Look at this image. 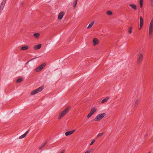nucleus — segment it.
<instances>
[{
	"label": "nucleus",
	"mask_w": 153,
	"mask_h": 153,
	"mask_svg": "<svg viewBox=\"0 0 153 153\" xmlns=\"http://www.w3.org/2000/svg\"><path fill=\"white\" fill-rule=\"evenodd\" d=\"M43 87L41 86L37 89L34 90L32 91L30 93V95H33L36 94L37 93L41 91L43 89Z\"/></svg>",
	"instance_id": "3"
},
{
	"label": "nucleus",
	"mask_w": 153,
	"mask_h": 153,
	"mask_svg": "<svg viewBox=\"0 0 153 153\" xmlns=\"http://www.w3.org/2000/svg\"><path fill=\"white\" fill-rule=\"evenodd\" d=\"M28 46L27 45L23 46L21 48V50L22 51L27 50L28 49Z\"/></svg>",
	"instance_id": "17"
},
{
	"label": "nucleus",
	"mask_w": 153,
	"mask_h": 153,
	"mask_svg": "<svg viewBox=\"0 0 153 153\" xmlns=\"http://www.w3.org/2000/svg\"><path fill=\"white\" fill-rule=\"evenodd\" d=\"M70 108V106H68L62 111L59 115L58 117V119H60L64 116L68 112Z\"/></svg>",
	"instance_id": "1"
},
{
	"label": "nucleus",
	"mask_w": 153,
	"mask_h": 153,
	"mask_svg": "<svg viewBox=\"0 0 153 153\" xmlns=\"http://www.w3.org/2000/svg\"><path fill=\"white\" fill-rule=\"evenodd\" d=\"M107 13L109 15H111L112 14V12L110 11H108L107 12Z\"/></svg>",
	"instance_id": "25"
},
{
	"label": "nucleus",
	"mask_w": 153,
	"mask_h": 153,
	"mask_svg": "<svg viewBox=\"0 0 153 153\" xmlns=\"http://www.w3.org/2000/svg\"><path fill=\"white\" fill-rule=\"evenodd\" d=\"M47 144V142H46L43 143L41 145V146H40V147H39V149H42V148L44 147L45 145H46V144Z\"/></svg>",
	"instance_id": "21"
},
{
	"label": "nucleus",
	"mask_w": 153,
	"mask_h": 153,
	"mask_svg": "<svg viewBox=\"0 0 153 153\" xmlns=\"http://www.w3.org/2000/svg\"><path fill=\"white\" fill-rule=\"evenodd\" d=\"M104 132H103L101 133H99L97 135V136L96 137V138H99L100 137H101L104 134Z\"/></svg>",
	"instance_id": "19"
},
{
	"label": "nucleus",
	"mask_w": 153,
	"mask_h": 153,
	"mask_svg": "<svg viewBox=\"0 0 153 153\" xmlns=\"http://www.w3.org/2000/svg\"><path fill=\"white\" fill-rule=\"evenodd\" d=\"M96 111V109L95 108H94L91 109L90 112L92 115Z\"/></svg>",
	"instance_id": "20"
},
{
	"label": "nucleus",
	"mask_w": 153,
	"mask_h": 153,
	"mask_svg": "<svg viewBox=\"0 0 153 153\" xmlns=\"http://www.w3.org/2000/svg\"><path fill=\"white\" fill-rule=\"evenodd\" d=\"M22 78H19L17 79L16 80V82L17 83H19L22 82Z\"/></svg>",
	"instance_id": "24"
},
{
	"label": "nucleus",
	"mask_w": 153,
	"mask_h": 153,
	"mask_svg": "<svg viewBox=\"0 0 153 153\" xmlns=\"http://www.w3.org/2000/svg\"><path fill=\"white\" fill-rule=\"evenodd\" d=\"M140 24L143 25V19L141 16L140 17Z\"/></svg>",
	"instance_id": "13"
},
{
	"label": "nucleus",
	"mask_w": 153,
	"mask_h": 153,
	"mask_svg": "<svg viewBox=\"0 0 153 153\" xmlns=\"http://www.w3.org/2000/svg\"><path fill=\"white\" fill-rule=\"evenodd\" d=\"M151 152H149V153H151Z\"/></svg>",
	"instance_id": "36"
},
{
	"label": "nucleus",
	"mask_w": 153,
	"mask_h": 153,
	"mask_svg": "<svg viewBox=\"0 0 153 153\" xmlns=\"http://www.w3.org/2000/svg\"><path fill=\"white\" fill-rule=\"evenodd\" d=\"M21 4H23V2H21Z\"/></svg>",
	"instance_id": "35"
},
{
	"label": "nucleus",
	"mask_w": 153,
	"mask_h": 153,
	"mask_svg": "<svg viewBox=\"0 0 153 153\" xmlns=\"http://www.w3.org/2000/svg\"><path fill=\"white\" fill-rule=\"evenodd\" d=\"M65 150H63L60 153H65Z\"/></svg>",
	"instance_id": "31"
},
{
	"label": "nucleus",
	"mask_w": 153,
	"mask_h": 153,
	"mask_svg": "<svg viewBox=\"0 0 153 153\" xmlns=\"http://www.w3.org/2000/svg\"><path fill=\"white\" fill-rule=\"evenodd\" d=\"M102 102H105V98L103 99L102 101Z\"/></svg>",
	"instance_id": "32"
},
{
	"label": "nucleus",
	"mask_w": 153,
	"mask_h": 153,
	"mask_svg": "<svg viewBox=\"0 0 153 153\" xmlns=\"http://www.w3.org/2000/svg\"><path fill=\"white\" fill-rule=\"evenodd\" d=\"M129 6L131 7L132 8L133 10H136L137 9L136 5L134 4H130Z\"/></svg>",
	"instance_id": "14"
},
{
	"label": "nucleus",
	"mask_w": 153,
	"mask_h": 153,
	"mask_svg": "<svg viewBox=\"0 0 153 153\" xmlns=\"http://www.w3.org/2000/svg\"><path fill=\"white\" fill-rule=\"evenodd\" d=\"M93 42L94 45L95 46L99 44V41L97 38H94L93 40Z\"/></svg>",
	"instance_id": "9"
},
{
	"label": "nucleus",
	"mask_w": 153,
	"mask_h": 153,
	"mask_svg": "<svg viewBox=\"0 0 153 153\" xmlns=\"http://www.w3.org/2000/svg\"><path fill=\"white\" fill-rule=\"evenodd\" d=\"M94 23V22L93 21V22H92L87 27V28L88 29H90V28H91L92 26L93 25Z\"/></svg>",
	"instance_id": "15"
},
{
	"label": "nucleus",
	"mask_w": 153,
	"mask_h": 153,
	"mask_svg": "<svg viewBox=\"0 0 153 153\" xmlns=\"http://www.w3.org/2000/svg\"><path fill=\"white\" fill-rule=\"evenodd\" d=\"M29 130H28L23 135L20 136L19 137V139H22V138H24L29 133Z\"/></svg>",
	"instance_id": "11"
},
{
	"label": "nucleus",
	"mask_w": 153,
	"mask_h": 153,
	"mask_svg": "<svg viewBox=\"0 0 153 153\" xmlns=\"http://www.w3.org/2000/svg\"><path fill=\"white\" fill-rule=\"evenodd\" d=\"M34 36L36 39L38 38L40 36V34L38 33H35L33 34Z\"/></svg>",
	"instance_id": "18"
},
{
	"label": "nucleus",
	"mask_w": 153,
	"mask_h": 153,
	"mask_svg": "<svg viewBox=\"0 0 153 153\" xmlns=\"http://www.w3.org/2000/svg\"><path fill=\"white\" fill-rule=\"evenodd\" d=\"M132 27H129V30H128V32L129 34H131L132 33Z\"/></svg>",
	"instance_id": "22"
},
{
	"label": "nucleus",
	"mask_w": 153,
	"mask_h": 153,
	"mask_svg": "<svg viewBox=\"0 0 153 153\" xmlns=\"http://www.w3.org/2000/svg\"><path fill=\"white\" fill-rule=\"evenodd\" d=\"M95 141V140H93L90 143V145H92Z\"/></svg>",
	"instance_id": "27"
},
{
	"label": "nucleus",
	"mask_w": 153,
	"mask_h": 153,
	"mask_svg": "<svg viewBox=\"0 0 153 153\" xmlns=\"http://www.w3.org/2000/svg\"><path fill=\"white\" fill-rule=\"evenodd\" d=\"M109 99V98L108 97H107L106 98V102Z\"/></svg>",
	"instance_id": "34"
},
{
	"label": "nucleus",
	"mask_w": 153,
	"mask_h": 153,
	"mask_svg": "<svg viewBox=\"0 0 153 153\" xmlns=\"http://www.w3.org/2000/svg\"><path fill=\"white\" fill-rule=\"evenodd\" d=\"M45 64L44 63L40 65L39 67L36 68L35 69V71L36 72H39L41 71L45 67Z\"/></svg>",
	"instance_id": "5"
},
{
	"label": "nucleus",
	"mask_w": 153,
	"mask_h": 153,
	"mask_svg": "<svg viewBox=\"0 0 153 153\" xmlns=\"http://www.w3.org/2000/svg\"><path fill=\"white\" fill-rule=\"evenodd\" d=\"M91 152V149H89L86 151L85 153H90Z\"/></svg>",
	"instance_id": "28"
},
{
	"label": "nucleus",
	"mask_w": 153,
	"mask_h": 153,
	"mask_svg": "<svg viewBox=\"0 0 153 153\" xmlns=\"http://www.w3.org/2000/svg\"><path fill=\"white\" fill-rule=\"evenodd\" d=\"M105 115V113L97 115L93 120L94 121H99Z\"/></svg>",
	"instance_id": "4"
},
{
	"label": "nucleus",
	"mask_w": 153,
	"mask_h": 153,
	"mask_svg": "<svg viewBox=\"0 0 153 153\" xmlns=\"http://www.w3.org/2000/svg\"><path fill=\"white\" fill-rule=\"evenodd\" d=\"M75 131V130H73L72 131H68L65 133V135L66 136L70 135L73 133Z\"/></svg>",
	"instance_id": "10"
},
{
	"label": "nucleus",
	"mask_w": 153,
	"mask_h": 153,
	"mask_svg": "<svg viewBox=\"0 0 153 153\" xmlns=\"http://www.w3.org/2000/svg\"><path fill=\"white\" fill-rule=\"evenodd\" d=\"M153 31V19H152L150 22L149 27V35L151 36Z\"/></svg>",
	"instance_id": "2"
},
{
	"label": "nucleus",
	"mask_w": 153,
	"mask_h": 153,
	"mask_svg": "<svg viewBox=\"0 0 153 153\" xmlns=\"http://www.w3.org/2000/svg\"><path fill=\"white\" fill-rule=\"evenodd\" d=\"M143 55L142 53H140L137 60V63H140L143 60Z\"/></svg>",
	"instance_id": "6"
},
{
	"label": "nucleus",
	"mask_w": 153,
	"mask_h": 153,
	"mask_svg": "<svg viewBox=\"0 0 153 153\" xmlns=\"http://www.w3.org/2000/svg\"><path fill=\"white\" fill-rule=\"evenodd\" d=\"M92 115V114H91L90 112L89 113V114H88V116H87V117L88 118H89Z\"/></svg>",
	"instance_id": "29"
},
{
	"label": "nucleus",
	"mask_w": 153,
	"mask_h": 153,
	"mask_svg": "<svg viewBox=\"0 0 153 153\" xmlns=\"http://www.w3.org/2000/svg\"><path fill=\"white\" fill-rule=\"evenodd\" d=\"M150 2L151 7H153V0H150Z\"/></svg>",
	"instance_id": "23"
},
{
	"label": "nucleus",
	"mask_w": 153,
	"mask_h": 153,
	"mask_svg": "<svg viewBox=\"0 0 153 153\" xmlns=\"http://www.w3.org/2000/svg\"><path fill=\"white\" fill-rule=\"evenodd\" d=\"M65 14V13L63 11H61L59 14L58 18L59 20L61 19Z\"/></svg>",
	"instance_id": "7"
},
{
	"label": "nucleus",
	"mask_w": 153,
	"mask_h": 153,
	"mask_svg": "<svg viewBox=\"0 0 153 153\" xmlns=\"http://www.w3.org/2000/svg\"><path fill=\"white\" fill-rule=\"evenodd\" d=\"M41 44H39L35 45L33 47V49L35 50H37L40 49L41 47Z\"/></svg>",
	"instance_id": "12"
},
{
	"label": "nucleus",
	"mask_w": 153,
	"mask_h": 153,
	"mask_svg": "<svg viewBox=\"0 0 153 153\" xmlns=\"http://www.w3.org/2000/svg\"><path fill=\"white\" fill-rule=\"evenodd\" d=\"M6 1L7 0H3L2 1L0 7V10H3V9Z\"/></svg>",
	"instance_id": "8"
},
{
	"label": "nucleus",
	"mask_w": 153,
	"mask_h": 153,
	"mask_svg": "<svg viewBox=\"0 0 153 153\" xmlns=\"http://www.w3.org/2000/svg\"><path fill=\"white\" fill-rule=\"evenodd\" d=\"M138 104V100H137L135 102V104L137 105Z\"/></svg>",
	"instance_id": "33"
},
{
	"label": "nucleus",
	"mask_w": 153,
	"mask_h": 153,
	"mask_svg": "<svg viewBox=\"0 0 153 153\" xmlns=\"http://www.w3.org/2000/svg\"><path fill=\"white\" fill-rule=\"evenodd\" d=\"M140 27L139 28V29L140 30V29H141V28L143 26V25H140Z\"/></svg>",
	"instance_id": "30"
},
{
	"label": "nucleus",
	"mask_w": 153,
	"mask_h": 153,
	"mask_svg": "<svg viewBox=\"0 0 153 153\" xmlns=\"http://www.w3.org/2000/svg\"><path fill=\"white\" fill-rule=\"evenodd\" d=\"M143 0H139V4L140 8H142L143 6Z\"/></svg>",
	"instance_id": "16"
},
{
	"label": "nucleus",
	"mask_w": 153,
	"mask_h": 153,
	"mask_svg": "<svg viewBox=\"0 0 153 153\" xmlns=\"http://www.w3.org/2000/svg\"><path fill=\"white\" fill-rule=\"evenodd\" d=\"M77 0L75 1L74 3V7H75L76 6L77 4Z\"/></svg>",
	"instance_id": "26"
}]
</instances>
